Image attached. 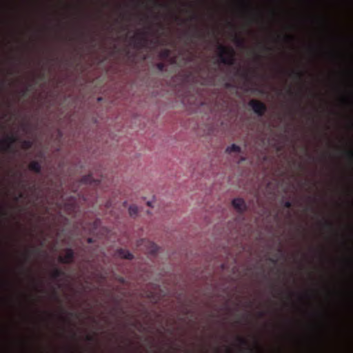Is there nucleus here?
Returning <instances> with one entry per match:
<instances>
[{"mask_svg": "<svg viewBox=\"0 0 353 353\" xmlns=\"http://www.w3.org/2000/svg\"><path fill=\"white\" fill-rule=\"evenodd\" d=\"M128 211L130 216H136L138 213L139 209L137 205H132L129 207Z\"/></svg>", "mask_w": 353, "mask_h": 353, "instance_id": "obj_5", "label": "nucleus"}, {"mask_svg": "<svg viewBox=\"0 0 353 353\" xmlns=\"http://www.w3.org/2000/svg\"><path fill=\"white\" fill-rule=\"evenodd\" d=\"M250 105L253 110L258 114H261L264 110V105L259 101H252L250 102Z\"/></svg>", "mask_w": 353, "mask_h": 353, "instance_id": "obj_2", "label": "nucleus"}, {"mask_svg": "<svg viewBox=\"0 0 353 353\" xmlns=\"http://www.w3.org/2000/svg\"><path fill=\"white\" fill-rule=\"evenodd\" d=\"M72 258V252L71 250H67L65 253V256L61 257V261L63 263H69Z\"/></svg>", "mask_w": 353, "mask_h": 353, "instance_id": "obj_4", "label": "nucleus"}, {"mask_svg": "<svg viewBox=\"0 0 353 353\" xmlns=\"http://www.w3.org/2000/svg\"><path fill=\"white\" fill-rule=\"evenodd\" d=\"M148 244L150 246V248L148 250L150 252H154L157 250V246L153 243H148Z\"/></svg>", "mask_w": 353, "mask_h": 353, "instance_id": "obj_8", "label": "nucleus"}, {"mask_svg": "<svg viewBox=\"0 0 353 353\" xmlns=\"http://www.w3.org/2000/svg\"><path fill=\"white\" fill-rule=\"evenodd\" d=\"M240 151H241L240 148L235 144H232L226 148V152L229 154L239 153Z\"/></svg>", "mask_w": 353, "mask_h": 353, "instance_id": "obj_3", "label": "nucleus"}, {"mask_svg": "<svg viewBox=\"0 0 353 353\" xmlns=\"http://www.w3.org/2000/svg\"><path fill=\"white\" fill-rule=\"evenodd\" d=\"M30 168L34 171L38 172L40 170V165L37 162H32L30 165Z\"/></svg>", "mask_w": 353, "mask_h": 353, "instance_id": "obj_7", "label": "nucleus"}, {"mask_svg": "<svg viewBox=\"0 0 353 353\" xmlns=\"http://www.w3.org/2000/svg\"><path fill=\"white\" fill-rule=\"evenodd\" d=\"M219 50L221 54V56L222 57L223 55V53H225L228 50V49L224 46H221L219 48Z\"/></svg>", "mask_w": 353, "mask_h": 353, "instance_id": "obj_9", "label": "nucleus"}, {"mask_svg": "<svg viewBox=\"0 0 353 353\" xmlns=\"http://www.w3.org/2000/svg\"><path fill=\"white\" fill-rule=\"evenodd\" d=\"M234 208L239 212H243L246 209L245 201L241 199H235L232 201Z\"/></svg>", "mask_w": 353, "mask_h": 353, "instance_id": "obj_1", "label": "nucleus"}, {"mask_svg": "<svg viewBox=\"0 0 353 353\" xmlns=\"http://www.w3.org/2000/svg\"><path fill=\"white\" fill-rule=\"evenodd\" d=\"M153 203H154V201L153 200H151V201H148L147 202V205L150 207H153Z\"/></svg>", "mask_w": 353, "mask_h": 353, "instance_id": "obj_10", "label": "nucleus"}, {"mask_svg": "<svg viewBox=\"0 0 353 353\" xmlns=\"http://www.w3.org/2000/svg\"><path fill=\"white\" fill-rule=\"evenodd\" d=\"M119 254L121 257L124 259H132V254L128 250H121Z\"/></svg>", "mask_w": 353, "mask_h": 353, "instance_id": "obj_6", "label": "nucleus"}]
</instances>
